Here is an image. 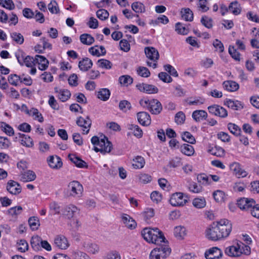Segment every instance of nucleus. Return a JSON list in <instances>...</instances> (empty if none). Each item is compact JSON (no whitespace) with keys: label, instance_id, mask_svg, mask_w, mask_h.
Wrapping results in <instances>:
<instances>
[{"label":"nucleus","instance_id":"1","mask_svg":"<svg viewBox=\"0 0 259 259\" xmlns=\"http://www.w3.org/2000/svg\"><path fill=\"white\" fill-rule=\"evenodd\" d=\"M144 239L149 243L161 244L165 242V238L162 233L157 228H145L142 231Z\"/></svg>","mask_w":259,"mask_h":259},{"label":"nucleus","instance_id":"2","mask_svg":"<svg viewBox=\"0 0 259 259\" xmlns=\"http://www.w3.org/2000/svg\"><path fill=\"white\" fill-rule=\"evenodd\" d=\"M140 104L143 107H146L148 110L153 114H159L162 109L161 103L157 99L143 100L140 101Z\"/></svg>","mask_w":259,"mask_h":259},{"label":"nucleus","instance_id":"3","mask_svg":"<svg viewBox=\"0 0 259 259\" xmlns=\"http://www.w3.org/2000/svg\"><path fill=\"white\" fill-rule=\"evenodd\" d=\"M158 245L159 246L151 252L150 254L151 259L165 258L170 253L171 249L169 247L166 245Z\"/></svg>","mask_w":259,"mask_h":259},{"label":"nucleus","instance_id":"4","mask_svg":"<svg viewBox=\"0 0 259 259\" xmlns=\"http://www.w3.org/2000/svg\"><path fill=\"white\" fill-rule=\"evenodd\" d=\"M217 225L222 238L227 237L229 235L232 228L230 221L227 219H221L217 222Z\"/></svg>","mask_w":259,"mask_h":259},{"label":"nucleus","instance_id":"5","mask_svg":"<svg viewBox=\"0 0 259 259\" xmlns=\"http://www.w3.org/2000/svg\"><path fill=\"white\" fill-rule=\"evenodd\" d=\"M82 185L76 181H73L69 183L68 191L70 192V195L73 197H79L83 192Z\"/></svg>","mask_w":259,"mask_h":259},{"label":"nucleus","instance_id":"6","mask_svg":"<svg viewBox=\"0 0 259 259\" xmlns=\"http://www.w3.org/2000/svg\"><path fill=\"white\" fill-rule=\"evenodd\" d=\"M169 201L170 204L174 206H183L187 202V200L184 198L183 194L181 192L172 194Z\"/></svg>","mask_w":259,"mask_h":259},{"label":"nucleus","instance_id":"7","mask_svg":"<svg viewBox=\"0 0 259 259\" xmlns=\"http://www.w3.org/2000/svg\"><path fill=\"white\" fill-rule=\"evenodd\" d=\"M207 238L213 241H217L222 238L217 225L213 224L211 227L206 230Z\"/></svg>","mask_w":259,"mask_h":259},{"label":"nucleus","instance_id":"8","mask_svg":"<svg viewBox=\"0 0 259 259\" xmlns=\"http://www.w3.org/2000/svg\"><path fill=\"white\" fill-rule=\"evenodd\" d=\"M209 113L221 118H225L228 116V112L224 107L218 105H212L207 108Z\"/></svg>","mask_w":259,"mask_h":259},{"label":"nucleus","instance_id":"9","mask_svg":"<svg viewBox=\"0 0 259 259\" xmlns=\"http://www.w3.org/2000/svg\"><path fill=\"white\" fill-rule=\"evenodd\" d=\"M112 146V143L104 136L103 139H100L99 147H94V149L97 152L109 153L111 150Z\"/></svg>","mask_w":259,"mask_h":259},{"label":"nucleus","instance_id":"10","mask_svg":"<svg viewBox=\"0 0 259 259\" xmlns=\"http://www.w3.org/2000/svg\"><path fill=\"white\" fill-rule=\"evenodd\" d=\"M255 203V201L253 199L242 198L237 201V204L241 209L250 211Z\"/></svg>","mask_w":259,"mask_h":259},{"label":"nucleus","instance_id":"11","mask_svg":"<svg viewBox=\"0 0 259 259\" xmlns=\"http://www.w3.org/2000/svg\"><path fill=\"white\" fill-rule=\"evenodd\" d=\"M76 124L79 126L83 128L82 131L83 134H87L89 133L90 128L92 125V121L88 116L85 118L80 116L77 119Z\"/></svg>","mask_w":259,"mask_h":259},{"label":"nucleus","instance_id":"12","mask_svg":"<svg viewBox=\"0 0 259 259\" xmlns=\"http://www.w3.org/2000/svg\"><path fill=\"white\" fill-rule=\"evenodd\" d=\"M206 259H219L223 255L222 251L217 247H213L205 251L204 253Z\"/></svg>","mask_w":259,"mask_h":259},{"label":"nucleus","instance_id":"13","mask_svg":"<svg viewBox=\"0 0 259 259\" xmlns=\"http://www.w3.org/2000/svg\"><path fill=\"white\" fill-rule=\"evenodd\" d=\"M7 190L11 194L17 195L21 192V186L18 182L10 180L7 184Z\"/></svg>","mask_w":259,"mask_h":259},{"label":"nucleus","instance_id":"14","mask_svg":"<svg viewBox=\"0 0 259 259\" xmlns=\"http://www.w3.org/2000/svg\"><path fill=\"white\" fill-rule=\"evenodd\" d=\"M230 168L238 178H244L247 175V172L244 169H242L240 164L238 162H234L230 164Z\"/></svg>","mask_w":259,"mask_h":259},{"label":"nucleus","instance_id":"15","mask_svg":"<svg viewBox=\"0 0 259 259\" xmlns=\"http://www.w3.org/2000/svg\"><path fill=\"white\" fill-rule=\"evenodd\" d=\"M137 88L140 91L147 94H155L158 92V89L155 85L144 83L137 84Z\"/></svg>","mask_w":259,"mask_h":259},{"label":"nucleus","instance_id":"16","mask_svg":"<svg viewBox=\"0 0 259 259\" xmlns=\"http://www.w3.org/2000/svg\"><path fill=\"white\" fill-rule=\"evenodd\" d=\"M55 245L59 249H66L69 246L67 239L63 235L57 236L54 240Z\"/></svg>","mask_w":259,"mask_h":259},{"label":"nucleus","instance_id":"17","mask_svg":"<svg viewBox=\"0 0 259 259\" xmlns=\"http://www.w3.org/2000/svg\"><path fill=\"white\" fill-rule=\"evenodd\" d=\"M22 108H26L25 113L29 114L30 116H34V119L37 120L40 122H42L44 121V117L41 113H40L38 110L36 108H32L30 110H29L27 106L25 104L22 105Z\"/></svg>","mask_w":259,"mask_h":259},{"label":"nucleus","instance_id":"18","mask_svg":"<svg viewBox=\"0 0 259 259\" xmlns=\"http://www.w3.org/2000/svg\"><path fill=\"white\" fill-rule=\"evenodd\" d=\"M138 122L142 125L148 126L151 123L150 115L146 112H140L137 113Z\"/></svg>","mask_w":259,"mask_h":259},{"label":"nucleus","instance_id":"19","mask_svg":"<svg viewBox=\"0 0 259 259\" xmlns=\"http://www.w3.org/2000/svg\"><path fill=\"white\" fill-rule=\"evenodd\" d=\"M82 246L85 251L92 254H96L99 251V246L89 241H84L82 243Z\"/></svg>","mask_w":259,"mask_h":259},{"label":"nucleus","instance_id":"20","mask_svg":"<svg viewBox=\"0 0 259 259\" xmlns=\"http://www.w3.org/2000/svg\"><path fill=\"white\" fill-rule=\"evenodd\" d=\"M49 166L54 169H58L62 167V162L61 159L57 156H50L48 159Z\"/></svg>","mask_w":259,"mask_h":259},{"label":"nucleus","instance_id":"21","mask_svg":"<svg viewBox=\"0 0 259 259\" xmlns=\"http://www.w3.org/2000/svg\"><path fill=\"white\" fill-rule=\"evenodd\" d=\"M240 246L239 244H237V246H231L227 247L225 249V253L230 256H239L241 254L240 251Z\"/></svg>","mask_w":259,"mask_h":259},{"label":"nucleus","instance_id":"22","mask_svg":"<svg viewBox=\"0 0 259 259\" xmlns=\"http://www.w3.org/2000/svg\"><path fill=\"white\" fill-rule=\"evenodd\" d=\"M192 117L195 121L199 122L206 119L207 113L203 110H196L193 112Z\"/></svg>","mask_w":259,"mask_h":259},{"label":"nucleus","instance_id":"23","mask_svg":"<svg viewBox=\"0 0 259 259\" xmlns=\"http://www.w3.org/2000/svg\"><path fill=\"white\" fill-rule=\"evenodd\" d=\"M55 93H57V97L62 101H67L71 96V93L67 90H58L57 88H55Z\"/></svg>","mask_w":259,"mask_h":259},{"label":"nucleus","instance_id":"24","mask_svg":"<svg viewBox=\"0 0 259 259\" xmlns=\"http://www.w3.org/2000/svg\"><path fill=\"white\" fill-rule=\"evenodd\" d=\"M20 180L23 182H30L36 179V175L34 171L28 170L20 174Z\"/></svg>","mask_w":259,"mask_h":259},{"label":"nucleus","instance_id":"25","mask_svg":"<svg viewBox=\"0 0 259 259\" xmlns=\"http://www.w3.org/2000/svg\"><path fill=\"white\" fill-rule=\"evenodd\" d=\"M68 158L71 162L74 163L75 165L79 168H87L88 166L84 161L78 157L76 156L75 155L69 154Z\"/></svg>","mask_w":259,"mask_h":259},{"label":"nucleus","instance_id":"26","mask_svg":"<svg viewBox=\"0 0 259 259\" xmlns=\"http://www.w3.org/2000/svg\"><path fill=\"white\" fill-rule=\"evenodd\" d=\"M78 209L76 206L72 204H69L64 207L63 214L68 219H70L74 217V213Z\"/></svg>","mask_w":259,"mask_h":259},{"label":"nucleus","instance_id":"27","mask_svg":"<svg viewBox=\"0 0 259 259\" xmlns=\"http://www.w3.org/2000/svg\"><path fill=\"white\" fill-rule=\"evenodd\" d=\"M89 52L92 55L96 56L104 55L106 53L105 48L102 46L92 47L89 49Z\"/></svg>","mask_w":259,"mask_h":259},{"label":"nucleus","instance_id":"28","mask_svg":"<svg viewBox=\"0 0 259 259\" xmlns=\"http://www.w3.org/2000/svg\"><path fill=\"white\" fill-rule=\"evenodd\" d=\"M126 127L128 130L131 131L134 135L137 138H140L142 137L143 131L138 125L127 124Z\"/></svg>","mask_w":259,"mask_h":259},{"label":"nucleus","instance_id":"29","mask_svg":"<svg viewBox=\"0 0 259 259\" xmlns=\"http://www.w3.org/2000/svg\"><path fill=\"white\" fill-rule=\"evenodd\" d=\"M225 90L229 92H235L238 90L239 85L235 81L233 80H227L223 83Z\"/></svg>","mask_w":259,"mask_h":259},{"label":"nucleus","instance_id":"30","mask_svg":"<svg viewBox=\"0 0 259 259\" xmlns=\"http://www.w3.org/2000/svg\"><path fill=\"white\" fill-rule=\"evenodd\" d=\"M224 105L227 106L229 108H230L234 110H238L243 108V106L240 101L237 100L234 101L231 99H227L224 101Z\"/></svg>","mask_w":259,"mask_h":259},{"label":"nucleus","instance_id":"31","mask_svg":"<svg viewBox=\"0 0 259 259\" xmlns=\"http://www.w3.org/2000/svg\"><path fill=\"white\" fill-rule=\"evenodd\" d=\"M145 53L147 58L152 61H156L158 59V51L154 48H146Z\"/></svg>","mask_w":259,"mask_h":259},{"label":"nucleus","instance_id":"32","mask_svg":"<svg viewBox=\"0 0 259 259\" xmlns=\"http://www.w3.org/2000/svg\"><path fill=\"white\" fill-rule=\"evenodd\" d=\"M16 57L20 64H22V61H23L24 65H33L34 64V58L30 56H25L21 53V55H17Z\"/></svg>","mask_w":259,"mask_h":259},{"label":"nucleus","instance_id":"33","mask_svg":"<svg viewBox=\"0 0 259 259\" xmlns=\"http://www.w3.org/2000/svg\"><path fill=\"white\" fill-rule=\"evenodd\" d=\"M122 221L125 226L131 229H134L136 226V223L130 215L124 214L122 217Z\"/></svg>","mask_w":259,"mask_h":259},{"label":"nucleus","instance_id":"34","mask_svg":"<svg viewBox=\"0 0 259 259\" xmlns=\"http://www.w3.org/2000/svg\"><path fill=\"white\" fill-rule=\"evenodd\" d=\"M80 40L83 45L90 46L95 41L94 38L90 34L83 33L80 35Z\"/></svg>","mask_w":259,"mask_h":259},{"label":"nucleus","instance_id":"35","mask_svg":"<svg viewBox=\"0 0 259 259\" xmlns=\"http://www.w3.org/2000/svg\"><path fill=\"white\" fill-rule=\"evenodd\" d=\"M182 18L187 21H192L193 20V13L189 8H183L181 11Z\"/></svg>","mask_w":259,"mask_h":259},{"label":"nucleus","instance_id":"36","mask_svg":"<svg viewBox=\"0 0 259 259\" xmlns=\"http://www.w3.org/2000/svg\"><path fill=\"white\" fill-rule=\"evenodd\" d=\"M42 239L38 235L33 236L32 237L30 241V244L33 250L38 251L40 250V242Z\"/></svg>","mask_w":259,"mask_h":259},{"label":"nucleus","instance_id":"37","mask_svg":"<svg viewBox=\"0 0 259 259\" xmlns=\"http://www.w3.org/2000/svg\"><path fill=\"white\" fill-rule=\"evenodd\" d=\"M180 150L182 153L187 156L193 155L195 151L193 147L188 144H184L181 145Z\"/></svg>","mask_w":259,"mask_h":259},{"label":"nucleus","instance_id":"38","mask_svg":"<svg viewBox=\"0 0 259 259\" xmlns=\"http://www.w3.org/2000/svg\"><path fill=\"white\" fill-rule=\"evenodd\" d=\"M97 96L99 99L105 101L109 98L110 92L108 89H101L97 92Z\"/></svg>","mask_w":259,"mask_h":259},{"label":"nucleus","instance_id":"39","mask_svg":"<svg viewBox=\"0 0 259 259\" xmlns=\"http://www.w3.org/2000/svg\"><path fill=\"white\" fill-rule=\"evenodd\" d=\"M229 12L237 15L240 13L241 8L237 1L232 2L228 7Z\"/></svg>","mask_w":259,"mask_h":259},{"label":"nucleus","instance_id":"40","mask_svg":"<svg viewBox=\"0 0 259 259\" xmlns=\"http://www.w3.org/2000/svg\"><path fill=\"white\" fill-rule=\"evenodd\" d=\"M145 163V159L141 156H137L133 159V166L136 169L142 168Z\"/></svg>","mask_w":259,"mask_h":259},{"label":"nucleus","instance_id":"41","mask_svg":"<svg viewBox=\"0 0 259 259\" xmlns=\"http://www.w3.org/2000/svg\"><path fill=\"white\" fill-rule=\"evenodd\" d=\"M10 37L14 42L18 45H22L24 42V37L20 33L12 32L10 33Z\"/></svg>","mask_w":259,"mask_h":259},{"label":"nucleus","instance_id":"42","mask_svg":"<svg viewBox=\"0 0 259 259\" xmlns=\"http://www.w3.org/2000/svg\"><path fill=\"white\" fill-rule=\"evenodd\" d=\"M48 9L52 14H58L60 11L58 4L55 0H52L48 5Z\"/></svg>","mask_w":259,"mask_h":259},{"label":"nucleus","instance_id":"43","mask_svg":"<svg viewBox=\"0 0 259 259\" xmlns=\"http://www.w3.org/2000/svg\"><path fill=\"white\" fill-rule=\"evenodd\" d=\"M169 22V19L167 16L161 15L158 17L151 21V24L153 25H158L160 24H166Z\"/></svg>","mask_w":259,"mask_h":259},{"label":"nucleus","instance_id":"44","mask_svg":"<svg viewBox=\"0 0 259 259\" xmlns=\"http://www.w3.org/2000/svg\"><path fill=\"white\" fill-rule=\"evenodd\" d=\"M228 128L229 131L235 136L240 135L241 132V128L235 123L230 122L228 124Z\"/></svg>","mask_w":259,"mask_h":259},{"label":"nucleus","instance_id":"45","mask_svg":"<svg viewBox=\"0 0 259 259\" xmlns=\"http://www.w3.org/2000/svg\"><path fill=\"white\" fill-rule=\"evenodd\" d=\"M22 210L23 208L21 206H16L9 209L7 213L13 217H16L21 213Z\"/></svg>","mask_w":259,"mask_h":259},{"label":"nucleus","instance_id":"46","mask_svg":"<svg viewBox=\"0 0 259 259\" xmlns=\"http://www.w3.org/2000/svg\"><path fill=\"white\" fill-rule=\"evenodd\" d=\"M187 102L189 105H198L203 104L205 101V99L200 97H195L194 100H190L189 98L186 99L184 100Z\"/></svg>","mask_w":259,"mask_h":259},{"label":"nucleus","instance_id":"47","mask_svg":"<svg viewBox=\"0 0 259 259\" xmlns=\"http://www.w3.org/2000/svg\"><path fill=\"white\" fill-rule=\"evenodd\" d=\"M28 223L32 230H37L40 225L39 221L36 217H30L28 220Z\"/></svg>","mask_w":259,"mask_h":259},{"label":"nucleus","instance_id":"48","mask_svg":"<svg viewBox=\"0 0 259 259\" xmlns=\"http://www.w3.org/2000/svg\"><path fill=\"white\" fill-rule=\"evenodd\" d=\"M119 108L120 110L124 112H126L127 111L132 109V105L130 102L127 100L120 101L119 103Z\"/></svg>","mask_w":259,"mask_h":259},{"label":"nucleus","instance_id":"49","mask_svg":"<svg viewBox=\"0 0 259 259\" xmlns=\"http://www.w3.org/2000/svg\"><path fill=\"white\" fill-rule=\"evenodd\" d=\"M119 81L122 85L127 87L133 83V79L129 75H122L119 77Z\"/></svg>","mask_w":259,"mask_h":259},{"label":"nucleus","instance_id":"50","mask_svg":"<svg viewBox=\"0 0 259 259\" xmlns=\"http://www.w3.org/2000/svg\"><path fill=\"white\" fill-rule=\"evenodd\" d=\"M197 181L199 183L203 185H208L211 183V179L209 176L204 174L199 175L197 177Z\"/></svg>","mask_w":259,"mask_h":259},{"label":"nucleus","instance_id":"51","mask_svg":"<svg viewBox=\"0 0 259 259\" xmlns=\"http://www.w3.org/2000/svg\"><path fill=\"white\" fill-rule=\"evenodd\" d=\"M132 8L137 13H141L144 12V5L140 2H134L132 5Z\"/></svg>","mask_w":259,"mask_h":259},{"label":"nucleus","instance_id":"52","mask_svg":"<svg viewBox=\"0 0 259 259\" xmlns=\"http://www.w3.org/2000/svg\"><path fill=\"white\" fill-rule=\"evenodd\" d=\"M182 137L184 141L190 144H193L196 142L195 138L190 132H184L182 135Z\"/></svg>","mask_w":259,"mask_h":259},{"label":"nucleus","instance_id":"53","mask_svg":"<svg viewBox=\"0 0 259 259\" xmlns=\"http://www.w3.org/2000/svg\"><path fill=\"white\" fill-rule=\"evenodd\" d=\"M50 211L52 214H58L60 212V207L59 204L55 202H52L49 205Z\"/></svg>","mask_w":259,"mask_h":259},{"label":"nucleus","instance_id":"54","mask_svg":"<svg viewBox=\"0 0 259 259\" xmlns=\"http://www.w3.org/2000/svg\"><path fill=\"white\" fill-rule=\"evenodd\" d=\"M17 245L18 250L21 252H24L28 249V244L25 240L21 239L17 242Z\"/></svg>","mask_w":259,"mask_h":259},{"label":"nucleus","instance_id":"55","mask_svg":"<svg viewBox=\"0 0 259 259\" xmlns=\"http://www.w3.org/2000/svg\"><path fill=\"white\" fill-rule=\"evenodd\" d=\"M2 131H4L7 135L12 136L14 135V131L13 128L6 122L2 123Z\"/></svg>","mask_w":259,"mask_h":259},{"label":"nucleus","instance_id":"56","mask_svg":"<svg viewBox=\"0 0 259 259\" xmlns=\"http://www.w3.org/2000/svg\"><path fill=\"white\" fill-rule=\"evenodd\" d=\"M21 144L27 147H32L34 145L33 140L28 136L25 135L21 139Z\"/></svg>","mask_w":259,"mask_h":259},{"label":"nucleus","instance_id":"57","mask_svg":"<svg viewBox=\"0 0 259 259\" xmlns=\"http://www.w3.org/2000/svg\"><path fill=\"white\" fill-rule=\"evenodd\" d=\"M185 228L182 226H177L175 228L174 234L177 238H182L185 235Z\"/></svg>","mask_w":259,"mask_h":259},{"label":"nucleus","instance_id":"58","mask_svg":"<svg viewBox=\"0 0 259 259\" xmlns=\"http://www.w3.org/2000/svg\"><path fill=\"white\" fill-rule=\"evenodd\" d=\"M213 197L216 201L222 202L224 200L225 194L221 190H217L213 192Z\"/></svg>","mask_w":259,"mask_h":259},{"label":"nucleus","instance_id":"59","mask_svg":"<svg viewBox=\"0 0 259 259\" xmlns=\"http://www.w3.org/2000/svg\"><path fill=\"white\" fill-rule=\"evenodd\" d=\"M193 205L197 208H203L206 205V201L204 198H196L193 201Z\"/></svg>","mask_w":259,"mask_h":259},{"label":"nucleus","instance_id":"60","mask_svg":"<svg viewBox=\"0 0 259 259\" xmlns=\"http://www.w3.org/2000/svg\"><path fill=\"white\" fill-rule=\"evenodd\" d=\"M154 214V210L152 208H146L142 213L144 220L146 221L153 217Z\"/></svg>","mask_w":259,"mask_h":259},{"label":"nucleus","instance_id":"61","mask_svg":"<svg viewBox=\"0 0 259 259\" xmlns=\"http://www.w3.org/2000/svg\"><path fill=\"white\" fill-rule=\"evenodd\" d=\"M138 75L143 77H148L150 75L149 70L144 66H140L137 69Z\"/></svg>","mask_w":259,"mask_h":259},{"label":"nucleus","instance_id":"62","mask_svg":"<svg viewBox=\"0 0 259 259\" xmlns=\"http://www.w3.org/2000/svg\"><path fill=\"white\" fill-rule=\"evenodd\" d=\"M48 63V60L44 56L40 55L35 56L34 64L33 65H47Z\"/></svg>","mask_w":259,"mask_h":259},{"label":"nucleus","instance_id":"63","mask_svg":"<svg viewBox=\"0 0 259 259\" xmlns=\"http://www.w3.org/2000/svg\"><path fill=\"white\" fill-rule=\"evenodd\" d=\"M96 15L99 19L103 21L108 18L109 13L107 10L101 9L97 11Z\"/></svg>","mask_w":259,"mask_h":259},{"label":"nucleus","instance_id":"64","mask_svg":"<svg viewBox=\"0 0 259 259\" xmlns=\"http://www.w3.org/2000/svg\"><path fill=\"white\" fill-rule=\"evenodd\" d=\"M120 255L116 250H112L107 253L104 259H120Z\"/></svg>","mask_w":259,"mask_h":259}]
</instances>
